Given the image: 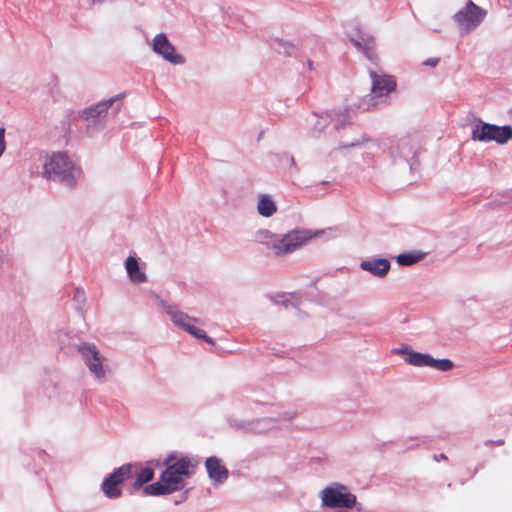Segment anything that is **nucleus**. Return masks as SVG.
Wrapping results in <instances>:
<instances>
[{
    "instance_id": "obj_21",
    "label": "nucleus",
    "mask_w": 512,
    "mask_h": 512,
    "mask_svg": "<svg viewBox=\"0 0 512 512\" xmlns=\"http://www.w3.org/2000/svg\"><path fill=\"white\" fill-rule=\"evenodd\" d=\"M279 46L284 50L287 55H292L294 52L293 44L289 42L279 41Z\"/></svg>"
},
{
    "instance_id": "obj_12",
    "label": "nucleus",
    "mask_w": 512,
    "mask_h": 512,
    "mask_svg": "<svg viewBox=\"0 0 512 512\" xmlns=\"http://www.w3.org/2000/svg\"><path fill=\"white\" fill-rule=\"evenodd\" d=\"M370 75L372 78V91L375 96H386L394 92L396 88V82L392 76H379L374 72H371Z\"/></svg>"
},
{
    "instance_id": "obj_19",
    "label": "nucleus",
    "mask_w": 512,
    "mask_h": 512,
    "mask_svg": "<svg viewBox=\"0 0 512 512\" xmlns=\"http://www.w3.org/2000/svg\"><path fill=\"white\" fill-rule=\"evenodd\" d=\"M257 209L260 215L270 217L276 212V206L272 199L266 195L259 198Z\"/></svg>"
},
{
    "instance_id": "obj_1",
    "label": "nucleus",
    "mask_w": 512,
    "mask_h": 512,
    "mask_svg": "<svg viewBox=\"0 0 512 512\" xmlns=\"http://www.w3.org/2000/svg\"><path fill=\"white\" fill-rule=\"evenodd\" d=\"M166 469L160 476V481L147 485L143 489L145 495H166L183 488L184 480L191 475L193 467L187 457L176 458L170 455L164 462Z\"/></svg>"
},
{
    "instance_id": "obj_2",
    "label": "nucleus",
    "mask_w": 512,
    "mask_h": 512,
    "mask_svg": "<svg viewBox=\"0 0 512 512\" xmlns=\"http://www.w3.org/2000/svg\"><path fill=\"white\" fill-rule=\"evenodd\" d=\"M322 234V231H311L308 229H295L289 231L282 237L271 233L269 230H259L256 233V241L272 249L277 256L286 255L302 247L310 240Z\"/></svg>"
},
{
    "instance_id": "obj_18",
    "label": "nucleus",
    "mask_w": 512,
    "mask_h": 512,
    "mask_svg": "<svg viewBox=\"0 0 512 512\" xmlns=\"http://www.w3.org/2000/svg\"><path fill=\"white\" fill-rule=\"evenodd\" d=\"M113 99L109 98L107 100L100 101L96 105L90 106L89 108L85 109L83 114L84 117L89 119H94L102 115V113L106 112L108 108L112 105Z\"/></svg>"
},
{
    "instance_id": "obj_25",
    "label": "nucleus",
    "mask_w": 512,
    "mask_h": 512,
    "mask_svg": "<svg viewBox=\"0 0 512 512\" xmlns=\"http://www.w3.org/2000/svg\"><path fill=\"white\" fill-rule=\"evenodd\" d=\"M104 1H105V0H90V2H91L92 4H101V3H103Z\"/></svg>"
},
{
    "instance_id": "obj_16",
    "label": "nucleus",
    "mask_w": 512,
    "mask_h": 512,
    "mask_svg": "<svg viewBox=\"0 0 512 512\" xmlns=\"http://www.w3.org/2000/svg\"><path fill=\"white\" fill-rule=\"evenodd\" d=\"M351 41L359 51L366 55L367 58L370 60L374 58V39L370 35L365 34L361 36L360 40L352 38Z\"/></svg>"
},
{
    "instance_id": "obj_20",
    "label": "nucleus",
    "mask_w": 512,
    "mask_h": 512,
    "mask_svg": "<svg viewBox=\"0 0 512 512\" xmlns=\"http://www.w3.org/2000/svg\"><path fill=\"white\" fill-rule=\"evenodd\" d=\"M424 256L422 252L403 253L396 257V261L401 266H410L422 260Z\"/></svg>"
},
{
    "instance_id": "obj_17",
    "label": "nucleus",
    "mask_w": 512,
    "mask_h": 512,
    "mask_svg": "<svg viewBox=\"0 0 512 512\" xmlns=\"http://www.w3.org/2000/svg\"><path fill=\"white\" fill-rule=\"evenodd\" d=\"M126 270L129 278L135 283L144 282L146 276L143 272L140 271L137 260L134 257H128L126 259Z\"/></svg>"
},
{
    "instance_id": "obj_8",
    "label": "nucleus",
    "mask_w": 512,
    "mask_h": 512,
    "mask_svg": "<svg viewBox=\"0 0 512 512\" xmlns=\"http://www.w3.org/2000/svg\"><path fill=\"white\" fill-rule=\"evenodd\" d=\"M133 468L134 466L131 463L124 464L104 479L101 489L106 497L118 498L122 495L120 485L124 481L133 478Z\"/></svg>"
},
{
    "instance_id": "obj_22",
    "label": "nucleus",
    "mask_w": 512,
    "mask_h": 512,
    "mask_svg": "<svg viewBox=\"0 0 512 512\" xmlns=\"http://www.w3.org/2000/svg\"><path fill=\"white\" fill-rule=\"evenodd\" d=\"M5 149H6L5 129L0 128V157L3 155Z\"/></svg>"
},
{
    "instance_id": "obj_23",
    "label": "nucleus",
    "mask_w": 512,
    "mask_h": 512,
    "mask_svg": "<svg viewBox=\"0 0 512 512\" xmlns=\"http://www.w3.org/2000/svg\"><path fill=\"white\" fill-rule=\"evenodd\" d=\"M434 460L437 462L440 460H447V456L445 454L434 455Z\"/></svg>"
},
{
    "instance_id": "obj_13",
    "label": "nucleus",
    "mask_w": 512,
    "mask_h": 512,
    "mask_svg": "<svg viewBox=\"0 0 512 512\" xmlns=\"http://www.w3.org/2000/svg\"><path fill=\"white\" fill-rule=\"evenodd\" d=\"M209 477L216 483H222L228 478V470L217 457H209L205 461Z\"/></svg>"
},
{
    "instance_id": "obj_3",
    "label": "nucleus",
    "mask_w": 512,
    "mask_h": 512,
    "mask_svg": "<svg viewBox=\"0 0 512 512\" xmlns=\"http://www.w3.org/2000/svg\"><path fill=\"white\" fill-rule=\"evenodd\" d=\"M43 174L49 179L57 180L67 186H74L79 175L78 169L64 153H54L44 163Z\"/></svg>"
},
{
    "instance_id": "obj_15",
    "label": "nucleus",
    "mask_w": 512,
    "mask_h": 512,
    "mask_svg": "<svg viewBox=\"0 0 512 512\" xmlns=\"http://www.w3.org/2000/svg\"><path fill=\"white\" fill-rule=\"evenodd\" d=\"M133 468V477H135V481L133 483V487L135 489L141 488L145 483L151 481L154 477V470L150 467L140 468L137 464H132Z\"/></svg>"
},
{
    "instance_id": "obj_4",
    "label": "nucleus",
    "mask_w": 512,
    "mask_h": 512,
    "mask_svg": "<svg viewBox=\"0 0 512 512\" xmlns=\"http://www.w3.org/2000/svg\"><path fill=\"white\" fill-rule=\"evenodd\" d=\"M486 16V11L474 2L468 1L466 5L457 11L453 20L462 34H467L476 29Z\"/></svg>"
},
{
    "instance_id": "obj_26",
    "label": "nucleus",
    "mask_w": 512,
    "mask_h": 512,
    "mask_svg": "<svg viewBox=\"0 0 512 512\" xmlns=\"http://www.w3.org/2000/svg\"><path fill=\"white\" fill-rule=\"evenodd\" d=\"M492 443L496 444V445H502V444H504V440L500 439V440H497L496 442H492Z\"/></svg>"
},
{
    "instance_id": "obj_9",
    "label": "nucleus",
    "mask_w": 512,
    "mask_h": 512,
    "mask_svg": "<svg viewBox=\"0 0 512 512\" xmlns=\"http://www.w3.org/2000/svg\"><path fill=\"white\" fill-rule=\"evenodd\" d=\"M165 310L175 325L179 326L192 336L202 339L208 344L214 345L213 339L209 337L204 330L196 328L190 324V322L200 323V319L190 317L188 314L177 310L173 306H166Z\"/></svg>"
},
{
    "instance_id": "obj_14",
    "label": "nucleus",
    "mask_w": 512,
    "mask_h": 512,
    "mask_svg": "<svg viewBox=\"0 0 512 512\" xmlns=\"http://www.w3.org/2000/svg\"><path fill=\"white\" fill-rule=\"evenodd\" d=\"M360 267L376 277H384L390 270V262L384 258L365 260Z\"/></svg>"
},
{
    "instance_id": "obj_24",
    "label": "nucleus",
    "mask_w": 512,
    "mask_h": 512,
    "mask_svg": "<svg viewBox=\"0 0 512 512\" xmlns=\"http://www.w3.org/2000/svg\"><path fill=\"white\" fill-rule=\"evenodd\" d=\"M438 60L437 59H429L425 62L426 65H431V66H435L437 64Z\"/></svg>"
},
{
    "instance_id": "obj_11",
    "label": "nucleus",
    "mask_w": 512,
    "mask_h": 512,
    "mask_svg": "<svg viewBox=\"0 0 512 512\" xmlns=\"http://www.w3.org/2000/svg\"><path fill=\"white\" fill-rule=\"evenodd\" d=\"M78 351L82 355L85 364L89 370L97 377L101 378L105 375L103 369V361L105 358L100 354L97 347L92 343H84L78 346Z\"/></svg>"
},
{
    "instance_id": "obj_5",
    "label": "nucleus",
    "mask_w": 512,
    "mask_h": 512,
    "mask_svg": "<svg viewBox=\"0 0 512 512\" xmlns=\"http://www.w3.org/2000/svg\"><path fill=\"white\" fill-rule=\"evenodd\" d=\"M149 45L158 57L172 65H184L187 61L186 57L177 51L164 32L157 33Z\"/></svg>"
},
{
    "instance_id": "obj_7",
    "label": "nucleus",
    "mask_w": 512,
    "mask_h": 512,
    "mask_svg": "<svg viewBox=\"0 0 512 512\" xmlns=\"http://www.w3.org/2000/svg\"><path fill=\"white\" fill-rule=\"evenodd\" d=\"M397 352L404 355L405 361L413 366H429L440 371H448L453 368V363L449 359H434L429 354H422L411 350L407 345H403Z\"/></svg>"
},
{
    "instance_id": "obj_6",
    "label": "nucleus",
    "mask_w": 512,
    "mask_h": 512,
    "mask_svg": "<svg viewBox=\"0 0 512 512\" xmlns=\"http://www.w3.org/2000/svg\"><path fill=\"white\" fill-rule=\"evenodd\" d=\"M321 498L322 504L330 508H352L356 503V496L341 484L325 488Z\"/></svg>"
},
{
    "instance_id": "obj_10",
    "label": "nucleus",
    "mask_w": 512,
    "mask_h": 512,
    "mask_svg": "<svg viewBox=\"0 0 512 512\" xmlns=\"http://www.w3.org/2000/svg\"><path fill=\"white\" fill-rule=\"evenodd\" d=\"M511 138L512 127L510 125L499 127L496 125L484 123L482 125L476 126L472 132V139L478 141L493 140L499 144H504Z\"/></svg>"
}]
</instances>
